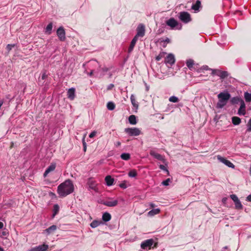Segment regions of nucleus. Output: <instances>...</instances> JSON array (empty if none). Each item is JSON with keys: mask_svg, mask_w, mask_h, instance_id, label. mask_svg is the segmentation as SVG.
Here are the masks:
<instances>
[{"mask_svg": "<svg viewBox=\"0 0 251 251\" xmlns=\"http://www.w3.org/2000/svg\"><path fill=\"white\" fill-rule=\"evenodd\" d=\"M74 191V184L69 179L59 184L57 187V193L61 197H65L72 193Z\"/></svg>", "mask_w": 251, "mask_h": 251, "instance_id": "f257e3e1", "label": "nucleus"}, {"mask_svg": "<svg viewBox=\"0 0 251 251\" xmlns=\"http://www.w3.org/2000/svg\"><path fill=\"white\" fill-rule=\"evenodd\" d=\"M230 94L228 92H221L217 96L219 100L217 103L216 107L222 108L227 103L230 98Z\"/></svg>", "mask_w": 251, "mask_h": 251, "instance_id": "f03ea898", "label": "nucleus"}, {"mask_svg": "<svg viewBox=\"0 0 251 251\" xmlns=\"http://www.w3.org/2000/svg\"><path fill=\"white\" fill-rule=\"evenodd\" d=\"M124 131L129 136H137L142 133L141 130L137 127L126 128Z\"/></svg>", "mask_w": 251, "mask_h": 251, "instance_id": "7ed1b4c3", "label": "nucleus"}, {"mask_svg": "<svg viewBox=\"0 0 251 251\" xmlns=\"http://www.w3.org/2000/svg\"><path fill=\"white\" fill-rule=\"evenodd\" d=\"M178 18L182 22L185 24H187L192 20L191 15L186 11L180 12L179 13Z\"/></svg>", "mask_w": 251, "mask_h": 251, "instance_id": "20e7f679", "label": "nucleus"}, {"mask_svg": "<svg viewBox=\"0 0 251 251\" xmlns=\"http://www.w3.org/2000/svg\"><path fill=\"white\" fill-rule=\"evenodd\" d=\"M208 69L212 71L211 75L219 76L222 79L226 78L228 76V73L226 71H221L218 69Z\"/></svg>", "mask_w": 251, "mask_h": 251, "instance_id": "39448f33", "label": "nucleus"}, {"mask_svg": "<svg viewBox=\"0 0 251 251\" xmlns=\"http://www.w3.org/2000/svg\"><path fill=\"white\" fill-rule=\"evenodd\" d=\"M153 244V240L152 239H148L142 242L141 244V248L144 250H146L148 248L150 249Z\"/></svg>", "mask_w": 251, "mask_h": 251, "instance_id": "423d86ee", "label": "nucleus"}, {"mask_svg": "<svg viewBox=\"0 0 251 251\" xmlns=\"http://www.w3.org/2000/svg\"><path fill=\"white\" fill-rule=\"evenodd\" d=\"M57 35L61 41H65L66 39L65 31L62 26L59 27L56 31Z\"/></svg>", "mask_w": 251, "mask_h": 251, "instance_id": "0eeeda50", "label": "nucleus"}, {"mask_svg": "<svg viewBox=\"0 0 251 251\" xmlns=\"http://www.w3.org/2000/svg\"><path fill=\"white\" fill-rule=\"evenodd\" d=\"M145 29L143 25L140 24L137 28V34L135 36L138 38L139 37H143L145 35Z\"/></svg>", "mask_w": 251, "mask_h": 251, "instance_id": "6e6552de", "label": "nucleus"}, {"mask_svg": "<svg viewBox=\"0 0 251 251\" xmlns=\"http://www.w3.org/2000/svg\"><path fill=\"white\" fill-rule=\"evenodd\" d=\"M217 158H218V159L220 162L223 163L224 164H225L228 167H230V168H234V165H233V164L232 163L228 160L226 159V158L222 157L220 155H218L217 156Z\"/></svg>", "mask_w": 251, "mask_h": 251, "instance_id": "1a4fd4ad", "label": "nucleus"}, {"mask_svg": "<svg viewBox=\"0 0 251 251\" xmlns=\"http://www.w3.org/2000/svg\"><path fill=\"white\" fill-rule=\"evenodd\" d=\"M164 62L166 64H168L170 65V66L173 65L175 62V58L174 55L172 53L169 54L167 57H165Z\"/></svg>", "mask_w": 251, "mask_h": 251, "instance_id": "9d476101", "label": "nucleus"}, {"mask_svg": "<svg viewBox=\"0 0 251 251\" xmlns=\"http://www.w3.org/2000/svg\"><path fill=\"white\" fill-rule=\"evenodd\" d=\"M49 246L45 244L39 245L31 249L30 251H47Z\"/></svg>", "mask_w": 251, "mask_h": 251, "instance_id": "9b49d317", "label": "nucleus"}, {"mask_svg": "<svg viewBox=\"0 0 251 251\" xmlns=\"http://www.w3.org/2000/svg\"><path fill=\"white\" fill-rule=\"evenodd\" d=\"M56 168V164L55 163H51V164L47 168L44 173V176L46 177L47 175L51 172L54 171Z\"/></svg>", "mask_w": 251, "mask_h": 251, "instance_id": "f8f14e48", "label": "nucleus"}, {"mask_svg": "<svg viewBox=\"0 0 251 251\" xmlns=\"http://www.w3.org/2000/svg\"><path fill=\"white\" fill-rule=\"evenodd\" d=\"M238 114L239 115H245L246 114V105L243 100H241L240 107L238 111Z\"/></svg>", "mask_w": 251, "mask_h": 251, "instance_id": "ddd939ff", "label": "nucleus"}, {"mask_svg": "<svg viewBox=\"0 0 251 251\" xmlns=\"http://www.w3.org/2000/svg\"><path fill=\"white\" fill-rule=\"evenodd\" d=\"M118 202L117 200L105 201L102 202V204L108 207H114L116 206L118 204Z\"/></svg>", "mask_w": 251, "mask_h": 251, "instance_id": "4468645a", "label": "nucleus"}, {"mask_svg": "<svg viewBox=\"0 0 251 251\" xmlns=\"http://www.w3.org/2000/svg\"><path fill=\"white\" fill-rule=\"evenodd\" d=\"M166 24L172 28H174L178 25V23L175 19L171 18L166 22Z\"/></svg>", "mask_w": 251, "mask_h": 251, "instance_id": "2eb2a0df", "label": "nucleus"}, {"mask_svg": "<svg viewBox=\"0 0 251 251\" xmlns=\"http://www.w3.org/2000/svg\"><path fill=\"white\" fill-rule=\"evenodd\" d=\"M138 38H137V37L134 36V38L132 39V40L130 43V46L128 49V52H130L132 51V50L136 43V42L138 40Z\"/></svg>", "mask_w": 251, "mask_h": 251, "instance_id": "dca6fc26", "label": "nucleus"}, {"mask_svg": "<svg viewBox=\"0 0 251 251\" xmlns=\"http://www.w3.org/2000/svg\"><path fill=\"white\" fill-rule=\"evenodd\" d=\"M67 94L68 98L71 100H74L75 97V89L74 88L69 89L68 91Z\"/></svg>", "mask_w": 251, "mask_h": 251, "instance_id": "f3484780", "label": "nucleus"}, {"mask_svg": "<svg viewBox=\"0 0 251 251\" xmlns=\"http://www.w3.org/2000/svg\"><path fill=\"white\" fill-rule=\"evenodd\" d=\"M150 153L151 155L152 156L154 157V158H155L156 159H157L159 160H163V156L161 154L156 152L154 151H152V150L150 152Z\"/></svg>", "mask_w": 251, "mask_h": 251, "instance_id": "a211bd4d", "label": "nucleus"}, {"mask_svg": "<svg viewBox=\"0 0 251 251\" xmlns=\"http://www.w3.org/2000/svg\"><path fill=\"white\" fill-rule=\"evenodd\" d=\"M105 181L107 186H111L113 184L114 179L110 176H107L105 177Z\"/></svg>", "mask_w": 251, "mask_h": 251, "instance_id": "6ab92c4d", "label": "nucleus"}, {"mask_svg": "<svg viewBox=\"0 0 251 251\" xmlns=\"http://www.w3.org/2000/svg\"><path fill=\"white\" fill-rule=\"evenodd\" d=\"M89 188L93 190H96V184L95 181L92 178L89 179L87 182Z\"/></svg>", "mask_w": 251, "mask_h": 251, "instance_id": "aec40b11", "label": "nucleus"}, {"mask_svg": "<svg viewBox=\"0 0 251 251\" xmlns=\"http://www.w3.org/2000/svg\"><path fill=\"white\" fill-rule=\"evenodd\" d=\"M130 100L133 107H134L136 108H138L139 106L138 103L136 100L135 96L133 94H132L130 96Z\"/></svg>", "mask_w": 251, "mask_h": 251, "instance_id": "412c9836", "label": "nucleus"}, {"mask_svg": "<svg viewBox=\"0 0 251 251\" xmlns=\"http://www.w3.org/2000/svg\"><path fill=\"white\" fill-rule=\"evenodd\" d=\"M111 219V216L110 213L108 212H105L103 214L102 216V219L104 222H107L109 221Z\"/></svg>", "mask_w": 251, "mask_h": 251, "instance_id": "4be33fe9", "label": "nucleus"}, {"mask_svg": "<svg viewBox=\"0 0 251 251\" xmlns=\"http://www.w3.org/2000/svg\"><path fill=\"white\" fill-rule=\"evenodd\" d=\"M201 6V1L198 0L196 1V2L193 4L192 6V9L193 10H194L195 11H198L199 10Z\"/></svg>", "mask_w": 251, "mask_h": 251, "instance_id": "5701e85b", "label": "nucleus"}, {"mask_svg": "<svg viewBox=\"0 0 251 251\" xmlns=\"http://www.w3.org/2000/svg\"><path fill=\"white\" fill-rule=\"evenodd\" d=\"M128 121L131 125H136L137 124L136 116L134 115L129 116L128 117Z\"/></svg>", "mask_w": 251, "mask_h": 251, "instance_id": "b1692460", "label": "nucleus"}, {"mask_svg": "<svg viewBox=\"0 0 251 251\" xmlns=\"http://www.w3.org/2000/svg\"><path fill=\"white\" fill-rule=\"evenodd\" d=\"M160 212V210L158 208L153 209L148 212V215L153 216L155 215L159 214Z\"/></svg>", "mask_w": 251, "mask_h": 251, "instance_id": "393cba45", "label": "nucleus"}, {"mask_svg": "<svg viewBox=\"0 0 251 251\" xmlns=\"http://www.w3.org/2000/svg\"><path fill=\"white\" fill-rule=\"evenodd\" d=\"M57 229V226L55 225H52L50 226L49 228H47L45 230V231H46L48 234H50L52 232H53L55 230H56Z\"/></svg>", "mask_w": 251, "mask_h": 251, "instance_id": "a878e982", "label": "nucleus"}, {"mask_svg": "<svg viewBox=\"0 0 251 251\" xmlns=\"http://www.w3.org/2000/svg\"><path fill=\"white\" fill-rule=\"evenodd\" d=\"M232 124L234 125H238L241 122V119L238 117H233L232 118Z\"/></svg>", "mask_w": 251, "mask_h": 251, "instance_id": "bb28decb", "label": "nucleus"}, {"mask_svg": "<svg viewBox=\"0 0 251 251\" xmlns=\"http://www.w3.org/2000/svg\"><path fill=\"white\" fill-rule=\"evenodd\" d=\"M121 158L124 160H128L130 159V154L129 153H123L121 155Z\"/></svg>", "mask_w": 251, "mask_h": 251, "instance_id": "cd10ccee", "label": "nucleus"}, {"mask_svg": "<svg viewBox=\"0 0 251 251\" xmlns=\"http://www.w3.org/2000/svg\"><path fill=\"white\" fill-rule=\"evenodd\" d=\"M242 99L238 97H233L231 100V102L233 104H238L239 102L241 103Z\"/></svg>", "mask_w": 251, "mask_h": 251, "instance_id": "c85d7f7f", "label": "nucleus"}, {"mask_svg": "<svg viewBox=\"0 0 251 251\" xmlns=\"http://www.w3.org/2000/svg\"><path fill=\"white\" fill-rule=\"evenodd\" d=\"M235 204V208L236 209H243V205L242 204L241 201L239 200L237 201L234 202Z\"/></svg>", "mask_w": 251, "mask_h": 251, "instance_id": "c756f323", "label": "nucleus"}, {"mask_svg": "<svg viewBox=\"0 0 251 251\" xmlns=\"http://www.w3.org/2000/svg\"><path fill=\"white\" fill-rule=\"evenodd\" d=\"M101 223L100 221L94 220L90 224V226L92 228H95L100 226Z\"/></svg>", "mask_w": 251, "mask_h": 251, "instance_id": "7c9ffc66", "label": "nucleus"}, {"mask_svg": "<svg viewBox=\"0 0 251 251\" xmlns=\"http://www.w3.org/2000/svg\"><path fill=\"white\" fill-rule=\"evenodd\" d=\"M107 108L109 110H113L115 108V104L112 101H109L107 103Z\"/></svg>", "mask_w": 251, "mask_h": 251, "instance_id": "2f4dec72", "label": "nucleus"}, {"mask_svg": "<svg viewBox=\"0 0 251 251\" xmlns=\"http://www.w3.org/2000/svg\"><path fill=\"white\" fill-rule=\"evenodd\" d=\"M186 65L189 69H191L193 67V65L194 64V61L193 59H190L187 60L186 61Z\"/></svg>", "mask_w": 251, "mask_h": 251, "instance_id": "473e14b6", "label": "nucleus"}, {"mask_svg": "<svg viewBox=\"0 0 251 251\" xmlns=\"http://www.w3.org/2000/svg\"><path fill=\"white\" fill-rule=\"evenodd\" d=\"M244 98L246 102H251V94L247 92H245L244 93Z\"/></svg>", "mask_w": 251, "mask_h": 251, "instance_id": "72a5a7b5", "label": "nucleus"}, {"mask_svg": "<svg viewBox=\"0 0 251 251\" xmlns=\"http://www.w3.org/2000/svg\"><path fill=\"white\" fill-rule=\"evenodd\" d=\"M59 207L58 204H54L53 206V217H54L59 212Z\"/></svg>", "mask_w": 251, "mask_h": 251, "instance_id": "f704fd0d", "label": "nucleus"}, {"mask_svg": "<svg viewBox=\"0 0 251 251\" xmlns=\"http://www.w3.org/2000/svg\"><path fill=\"white\" fill-rule=\"evenodd\" d=\"M128 176L131 177H135L137 175V172L135 170L133 169L130 171L128 174Z\"/></svg>", "mask_w": 251, "mask_h": 251, "instance_id": "c9c22d12", "label": "nucleus"}, {"mask_svg": "<svg viewBox=\"0 0 251 251\" xmlns=\"http://www.w3.org/2000/svg\"><path fill=\"white\" fill-rule=\"evenodd\" d=\"M52 28V24L51 23L49 24L46 27V31L47 32H49V34H50L51 33V30Z\"/></svg>", "mask_w": 251, "mask_h": 251, "instance_id": "e433bc0d", "label": "nucleus"}, {"mask_svg": "<svg viewBox=\"0 0 251 251\" xmlns=\"http://www.w3.org/2000/svg\"><path fill=\"white\" fill-rule=\"evenodd\" d=\"M166 54V53L165 52H160L159 54V55L156 57V58H155L156 60L159 61L160 60H161L162 58H163L164 57V56Z\"/></svg>", "mask_w": 251, "mask_h": 251, "instance_id": "4c0bfd02", "label": "nucleus"}, {"mask_svg": "<svg viewBox=\"0 0 251 251\" xmlns=\"http://www.w3.org/2000/svg\"><path fill=\"white\" fill-rule=\"evenodd\" d=\"M169 101L172 102H177L179 101V99L176 96H171L169 99Z\"/></svg>", "mask_w": 251, "mask_h": 251, "instance_id": "58836bf2", "label": "nucleus"}, {"mask_svg": "<svg viewBox=\"0 0 251 251\" xmlns=\"http://www.w3.org/2000/svg\"><path fill=\"white\" fill-rule=\"evenodd\" d=\"M48 77V75L46 73V71H44L42 75L41 78L39 79V81H41V80H44Z\"/></svg>", "mask_w": 251, "mask_h": 251, "instance_id": "ea45409f", "label": "nucleus"}, {"mask_svg": "<svg viewBox=\"0 0 251 251\" xmlns=\"http://www.w3.org/2000/svg\"><path fill=\"white\" fill-rule=\"evenodd\" d=\"M247 131L251 132V118L249 120L247 125Z\"/></svg>", "mask_w": 251, "mask_h": 251, "instance_id": "a19ab883", "label": "nucleus"}, {"mask_svg": "<svg viewBox=\"0 0 251 251\" xmlns=\"http://www.w3.org/2000/svg\"><path fill=\"white\" fill-rule=\"evenodd\" d=\"M230 198L233 200L234 202L239 200L237 196L235 194H232L230 196Z\"/></svg>", "mask_w": 251, "mask_h": 251, "instance_id": "79ce46f5", "label": "nucleus"}, {"mask_svg": "<svg viewBox=\"0 0 251 251\" xmlns=\"http://www.w3.org/2000/svg\"><path fill=\"white\" fill-rule=\"evenodd\" d=\"M14 46L15 45L8 44L6 46V49L9 52L12 50V48H13Z\"/></svg>", "mask_w": 251, "mask_h": 251, "instance_id": "37998d69", "label": "nucleus"}, {"mask_svg": "<svg viewBox=\"0 0 251 251\" xmlns=\"http://www.w3.org/2000/svg\"><path fill=\"white\" fill-rule=\"evenodd\" d=\"M170 181V178H167L166 180L163 181L162 182V184L163 185L168 186L169 185V183Z\"/></svg>", "mask_w": 251, "mask_h": 251, "instance_id": "c03bdc74", "label": "nucleus"}, {"mask_svg": "<svg viewBox=\"0 0 251 251\" xmlns=\"http://www.w3.org/2000/svg\"><path fill=\"white\" fill-rule=\"evenodd\" d=\"M159 168L162 170L166 171L167 172H169L168 170L166 169L165 166L163 165H160Z\"/></svg>", "mask_w": 251, "mask_h": 251, "instance_id": "a18cd8bd", "label": "nucleus"}, {"mask_svg": "<svg viewBox=\"0 0 251 251\" xmlns=\"http://www.w3.org/2000/svg\"><path fill=\"white\" fill-rule=\"evenodd\" d=\"M96 135V131H93L89 135V137L90 138H93L94 136H95Z\"/></svg>", "mask_w": 251, "mask_h": 251, "instance_id": "49530a36", "label": "nucleus"}, {"mask_svg": "<svg viewBox=\"0 0 251 251\" xmlns=\"http://www.w3.org/2000/svg\"><path fill=\"white\" fill-rule=\"evenodd\" d=\"M120 187L122 188H124V189H125L126 188V185L125 183H121L120 185H119Z\"/></svg>", "mask_w": 251, "mask_h": 251, "instance_id": "de8ad7c7", "label": "nucleus"}, {"mask_svg": "<svg viewBox=\"0 0 251 251\" xmlns=\"http://www.w3.org/2000/svg\"><path fill=\"white\" fill-rule=\"evenodd\" d=\"M114 87V84H110L108 85V87H107V90H111L112 89L113 87Z\"/></svg>", "mask_w": 251, "mask_h": 251, "instance_id": "09e8293b", "label": "nucleus"}, {"mask_svg": "<svg viewBox=\"0 0 251 251\" xmlns=\"http://www.w3.org/2000/svg\"><path fill=\"white\" fill-rule=\"evenodd\" d=\"M83 146L84 151H86L87 147H86V144L84 141L83 142Z\"/></svg>", "mask_w": 251, "mask_h": 251, "instance_id": "8fccbe9b", "label": "nucleus"}, {"mask_svg": "<svg viewBox=\"0 0 251 251\" xmlns=\"http://www.w3.org/2000/svg\"><path fill=\"white\" fill-rule=\"evenodd\" d=\"M121 142H120V141H118V142H116V143H115V145L117 147H118L120 146H121Z\"/></svg>", "mask_w": 251, "mask_h": 251, "instance_id": "3c124183", "label": "nucleus"}, {"mask_svg": "<svg viewBox=\"0 0 251 251\" xmlns=\"http://www.w3.org/2000/svg\"><path fill=\"white\" fill-rule=\"evenodd\" d=\"M247 201H251V195H249L247 197Z\"/></svg>", "mask_w": 251, "mask_h": 251, "instance_id": "603ef678", "label": "nucleus"}, {"mask_svg": "<svg viewBox=\"0 0 251 251\" xmlns=\"http://www.w3.org/2000/svg\"><path fill=\"white\" fill-rule=\"evenodd\" d=\"M150 206H151V208H153V207H154L155 206V204H154V203H151L150 204Z\"/></svg>", "mask_w": 251, "mask_h": 251, "instance_id": "864d4df0", "label": "nucleus"}, {"mask_svg": "<svg viewBox=\"0 0 251 251\" xmlns=\"http://www.w3.org/2000/svg\"><path fill=\"white\" fill-rule=\"evenodd\" d=\"M3 227V224L2 222H0V229L2 228Z\"/></svg>", "mask_w": 251, "mask_h": 251, "instance_id": "5fc2aeb1", "label": "nucleus"}, {"mask_svg": "<svg viewBox=\"0 0 251 251\" xmlns=\"http://www.w3.org/2000/svg\"><path fill=\"white\" fill-rule=\"evenodd\" d=\"M165 42H167V43H169L170 42V39L169 38H167L166 40H165Z\"/></svg>", "mask_w": 251, "mask_h": 251, "instance_id": "6e6d98bb", "label": "nucleus"}, {"mask_svg": "<svg viewBox=\"0 0 251 251\" xmlns=\"http://www.w3.org/2000/svg\"><path fill=\"white\" fill-rule=\"evenodd\" d=\"M0 251H5L4 250V249L0 247Z\"/></svg>", "mask_w": 251, "mask_h": 251, "instance_id": "4d7b16f0", "label": "nucleus"}, {"mask_svg": "<svg viewBox=\"0 0 251 251\" xmlns=\"http://www.w3.org/2000/svg\"><path fill=\"white\" fill-rule=\"evenodd\" d=\"M226 199H227L226 198H223V202L226 201Z\"/></svg>", "mask_w": 251, "mask_h": 251, "instance_id": "13d9d810", "label": "nucleus"}, {"mask_svg": "<svg viewBox=\"0 0 251 251\" xmlns=\"http://www.w3.org/2000/svg\"><path fill=\"white\" fill-rule=\"evenodd\" d=\"M2 235H6V232L3 231V232H2Z\"/></svg>", "mask_w": 251, "mask_h": 251, "instance_id": "bf43d9fd", "label": "nucleus"}, {"mask_svg": "<svg viewBox=\"0 0 251 251\" xmlns=\"http://www.w3.org/2000/svg\"><path fill=\"white\" fill-rule=\"evenodd\" d=\"M93 71H92L91 72V73H90V75H92V74H93Z\"/></svg>", "mask_w": 251, "mask_h": 251, "instance_id": "052dcab7", "label": "nucleus"}, {"mask_svg": "<svg viewBox=\"0 0 251 251\" xmlns=\"http://www.w3.org/2000/svg\"><path fill=\"white\" fill-rule=\"evenodd\" d=\"M157 247V243H155L154 246V248H156Z\"/></svg>", "mask_w": 251, "mask_h": 251, "instance_id": "680f3d73", "label": "nucleus"}, {"mask_svg": "<svg viewBox=\"0 0 251 251\" xmlns=\"http://www.w3.org/2000/svg\"><path fill=\"white\" fill-rule=\"evenodd\" d=\"M13 143H11V148H12V147H13Z\"/></svg>", "mask_w": 251, "mask_h": 251, "instance_id": "e2e57ef3", "label": "nucleus"}]
</instances>
